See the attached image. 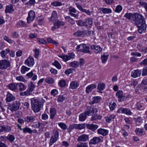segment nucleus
Listing matches in <instances>:
<instances>
[{
    "label": "nucleus",
    "mask_w": 147,
    "mask_h": 147,
    "mask_svg": "<svg viewBox=\"0 0 147 147\" xmlns=\"http://www.w3.org/2000/svg\"><path fill=\"white\" fill-rule=\"evenodd\" d=\"M31 102L32 109L35 113L39 112L43 106V103L38 99L32 98Z\"/></svg>",
    "instance_id": "nucleus-1"
},
{
    "label": "nucleus",
    "mask_w": 147,
    "mask_h": 147,
    "mask_svg": "<svg viewBox=\"0 0 147 147\" xmlns=\"http://www.w3.org/2000/svg\"><path fill=\"white\" fill-rule=\"evenodd\" d=\"M131 22L136 26L140 25L142 23L146 22L145 18L141 14L134 13Z\"/></svg>",
    "instance_id": "nucleus-2"
},
{
    "label": "nucleus",
    "mask_w": 147,
    "mask_h": 147,
    "mask_svg": "<svg viewBox=\"0 0 147 147\" xmlns=\"http://www.w3.org/2000/svg\"><path fill=\"white\" fill-rule=\"evenodd\" d=\"M20 103L19 100H16L11 103L7 107V109L12 112L16 111L19 109Z\"/></svg>",
    "instance_id": "nucleus-3"
},
{
    "label": "nucleus",
    "mask_w": 147,
    "mask_h": 147,
    "mask_svg": "<svg viewBox=\"0 0 147 147\" xmlns=\"http://www.w3.org/2000/svg\"><path fill=\"white\" fill-rule=\"evenodd\" d=\"M35 87V85L33 84L32 82H31L28 85V88L27 90L24 92L20 93V95L24 96L30 94L34 90Z\"/></svg>",
    "instance_id": "nucleus-4"
},
{
    "label": "nucleus",
    "mask_w": 147,
    "mask_h": 147,
    "mask_svg": "<svg viewBox=\"0 0 147 147\" xmlns=\"http://www.w3.org/2000/svg\"><path fill=\"white\" fill-rule=\"evenodd\" d=\"M59 132L56 130H54L53 131V136H52L50 140L49 145L51 146L55 142L58 140L59 137Z\"/></svg>",
    "instance_id": "nucleus-5"
},
{
    "label": "nucleus",
    "mask_w": 147,
    "mask_h": 147,
    "mask_svg": "<svg viewBox=\"0 0 147 147\" xmlns=\"http://www.w3.org/2000/svg\"><path fill=\"white\" fill-rule=\"evenodd\" d=\"M10 66V63L9 60L5 59L0 61V69H6Z\"/></svg>",
    "instance_id": "nucleus-6"
},
{
    "label": "nucleus",
    "mask_w": 147,
    "mask_h": 147,
    "mask_svg": "<svg viewBox=\"0 0 147 147\" xmlns=\"http://www.w3.org/2000/svg\"><path fill=\"white\" fill-rule=\"evenodd\" d=\"M138 32L140 34L145 33L146 32L147 25L145 22L142 23L140 25L137 26Z\"/></svg>",
    "instance_id": "nucleus-7"
},
{
    "label": "nucleus",
    "mask_w": 147,
    "mask_h": 147,
    "mask_svg": "<svg viewBox=\"0 0 147 147\" xmlns=\"http://www.w3.org/2000/svg\"><path fill=\"white\" fill-rule=\"evenodd\" d=\"M96 109L90 106H88L85 109L84 112L87 115L92 116L94 114Z\"/></svg>",
    "instance_id": "nucleus-8"
},
{
    "label": "nucleus",
    "mask_w": 147,
    "mask_h": 147,
    "mask_svg": "<svg viewBox=\"0 0 147 147\" xmlns=\"http://www.w3.org/2000/svg\"><path fill=\"white\" fill-rule=\"evenodd\" d=\"M101 141V139L99 137L95 136L90 140L89 144V145H96L100 143Z\"/></svg>",
    "instance_id": "nucleus-9"
},
{
    "label": "nucleus",
    "mask_w": 147,
    "mask_h": 147,
    "mask_svg": "<svg viewBox=\"0 0 147 147\" xmlns=\"http://www.w3.org/2000/svg\"><path fill=\"white\" fill-rule=\"evenodd\" d=\"M35 13L33 10L30 11L28 13V16L27 18V23H29L34 20L35 18Z\"/></svg>",
    "instance_id": "nucleus-10"
},
{
    "label": "nucleus",
    "mask_w": 147,
    "mask_h": 147,
    "mask_svg": "<svg viewBox=\"0 0 147 147\" xmlns=\"http://www.w3.org/2000/svg\"><path fill=\"white\" fill-rule=\"evenodd\" d=\"M69 13L68 14L71 16H73L76 19H78L79 17L78 14H76L74 13H76L77 11L75 9L71 6L69 8Z\"/></svg>",
    "instance_id": "nucleus-11"
},
{
    "label": "nucleus",
    "mask_w": 147,
    "mask_h": 147,
    "mask_svg": "<svg viewBox=\"0 0 147 147\" xmlns=\"http://www.w3.org/2000/svg\"><path fill=\"white\" fill-rule=\"evenodd\" d=\"M84 26L86 27L87 28H90L93 24V19L89 18H87L86 21L84 22Z\"/></svg>",
    "instance_id": "nucleus-12"
},
{
    "label": "nucleus",
    "mask_w": 147,
    "mask_h": 147,
    "mask_svg": "<svg viewBox=\"0 0 147 147\" xmlns=\"http://www.w3.org/2000/svg\"><path fill=\"white\" fill-rule=\"evenodd\" d=\"M98 12L104 14L110 13L112 12L110 8L100 7L98 8Z\"/></svg>",
    "instance_id": "nucleus-13"
},
{
    "label": "nucleus",
    "mask_w": 147,
    "mask_h": 147,
    "mask_svg": "<svg viewBox=\"0 0 147 147\" xmlns=\"http://www.w3.org/2000/svg\"><path fill=\"white\" fill-rule=\"evenodd\" d=\"M24 63L28 66L32 67L34 63V58L32 57H30L26 60Z\"/></svg>",
    "instance_id": "nucleus-14"
},
{
    "label": "nucleus",
    "mask_w": 147,
    "mask_h": 147,
    "mask_svg": "<svg viewBox=\"0 0 147 147\" xmlns=\"http://www.w3.org/2000/svg\"><path fill=\"white\" fill-rule=\"evenodd\" d=\"M116 95L119 98L118 100L119 102H122L125 99V96L123 94V92L121 90H119L116 93Z\"/></svg>",
    "instance_id": "nucleus-15"
},
{
    "label": "nucleus",
    "mask_w": 147,
    "mask_h": 147,
    "mask_svg": "<svg viewBox=\"0 0 147 147\" xmlns=\"http://www.w3.org/2000/svg\"><path fill=\"white\" fill-rule=\"evenodd\" d=\"M6 96V101L7 102H10L14 101L16 99L15 96H13L8 92H7Z\"/></svg>",
    "instance_id": "nucleus-16"
},
{
    "label": "nucleus",
    "mask_w": 147,
    "mask_h": 147,
    "mask_svg": "<svg viewBox=\"0 0 147 147\" xmlns=\"http://www.w3.org/2000/svg\"><path fill=\"white\" fill-rule=\"evenodd\" d=\"M89 139V135L86 134H82L77 139L79 142H85L87 141Z\"/></svg>",
    "instance_id": "nucleus-17"
},
{
    "label": "nucleus",
    "mask_w": 147,
    "mask_h": 147,
    "mask_svg": "<svg viewBox=\"0 0 147 147\" xmlns=\"http://www.w3.org/2000/svg\"><path fill=\"white\" fill-rule=\"evenodd\" d=\"M91 48L96 53L100 52L102 50V49L98 45H92L91 46Z\"/></svg>",
    "instance_id": "nucleus-18"
},
{
    "label": "nucleus",
    "mask_w": 147,
    "mask_h": 147,
    "mask_svg": "<svg viewBox=\"0 0 147 147\" xmlns=\"http://www.w3.org/2000/svg\"><path fill=\"white\" fill-rule=\"evenodd\" d=\"M11 130V128L10 126L4 125L0 126V133L3 131L9 132Z\"/></svg>",
    "instance_id": "nucleus-19"
},
{
    "label": "nucleus",
    "mask_w": 147,
    "mask_h": 147,
    "mask_svg": "<svg viewBox=\"0 0 147 147\" xmlns=\"http://www.w3.org/2000/svg\"><path fill=\"white\" fill-rule=\"evenodd\" d=\"M97 131L98 134L103 136H106L109 133L108 130L101 128L98 129Z\"/></svg>",
    "instance_id": "nucleus-20"
},
{
    "label": "nucleus",
    "mask_w": 147,
    "mask_h": 147,
    "mask_svg": "<svg viewBox=\"0 0 147 147\" xmlns=\"http://www.w3.org/2000/svg\"><path fill=\"white\" fill-rule=\"evenodd\" d=\"M96 87V85L95 84H92L88 85L86 88V93L88 94Z\"/></svg>",
    "instance_id": "nucleus-21"
},
{
    "label": "nucleus",
    "mask_w": 147,
    "mask_h": 147,
    "mask_svg": "<svg viewBox=\"0 0 147 147\" xmlns=\"http://www.w3.org/2000/svg\"><path fill=\"white\" fill-rule=\"evenodd\" d=\"M5 8V11L6 13H11L14 11L13 5L12 4H10L7 5L6 6Z\"/></svg>",
    "instance_id": "nucleus-22"
},
{
    "label": "nucleus",
    "mask_w": 147,
    "mask_h": 147,
    "mask_svg": "<svg viewBox=\"0 0 147 147\" xmlns=\"http://www.w3.org/2000/svg\"><path fill=\"white\" fill-rule=\"evenodd\" d=\"M72 56H69L67 55H60L59 57L62 58L63 61L65 62H66L68 60L70 59L71 58L74 57V54L73 53H72Z\"/></svg>",
    "instance_id": "nucleus-23"
},
{
    "label": "nucleus",
    "mask_w": 147,
    "mask_h": 147,
    "mask_svg": "<svg viewBox=\"0 0 147 147\" xmlns=\"http://www.w3.org/2000/svg\"><path fill=\"white\" fill-rule=\"evenodd\" d=\"M141 73V70L138 69L136 70L131 72V76L134 78H137L140 76Z\"/></svg>",
    "instance_id": "nucleus-24"
},
{
    "label": "nucleus",
    "mask_w": 147,
    "mask_h": 147,
    "mask_svg": "<svg viewBox=\"0 0 147 147\" xmlns=\"http://www.w3.org/2000/svg\"><path fill=\"white\" fill-rule=\"evenodd\" d=\"M16 88L20 91H23L25 90L26 88L25 85L22 83H20L16 84Z\"/></svg>",
    "instance_id": "nucleus-25"
},
{
    "label": "nucleus",
    "mask_w": 147,
    "mask_h": 147,
    "mask_svg": "<svg viewBox=\"0 0 147 147\" xmlns=\"http://www.w3.org/2000/svg\"><path fill=\"white\" fill-rule=\"evenodd\" d=\"M86 127L88 129L93 131L95 130L98 127L97 125L89 124H86Z\"/></svg>",
    "instance_id": "nucleus-26"
},
{
    "label": "nucleus",
    "mask_w": 147,
    "mask_h": 147,
    "mask_svg": "<svg viewBox=\"0 0 147 147\" xmlns=\"http://www.w3.org/2000/svg\"><path fill=\"white\" fill-rule=\"evenodd\" d=\"M79 86L78 82L76 81L71 82L70 84V88L72 89H76Z\"/></svg>",
    "instance_id": "nucleus-27"
},
{
    "label": "nucleus",
    "mask_w": 147,
    "mask_h": 147,
    "mask_svg": "<svg viewBox=\"0 0 147 147\" xmlns=\"http://www.w3.org/2000/svg\"><path fill=\"white\" fill-rule=\"evenodd\" d=\"M35 120V117L34 116H28L25 119L24 121L28 123H32Z\"/></svg>",
    "instance_id": "nucleus-28"
},
{
    "label": "nucleus",
    "mask_w": 147,
    "mask_h": 147,
    "mask_svg": "<svg viewBox=\"0 0 147 147\" xmlns=\"http://www.w3.org/2000/svg\"><path fill=\"white\" fill-rule=\"evenodd\" d=\"M10 52V50L9 49H7L5 50H2L0 52L1 56L2 58L5 59L6 57V55Z\"/></svg>",
    "instance_id": "nucleus-29"
},
{
    "label": "nucleus",
    "mask_w": 147,
    "mask_h": 147,
    "mask_svg": "<svg viewBox=\"0 0 147 147\" xmlns=\"http://www.w3.org/2000/svg\"><path fill=\"white\" fill-rule=\"evenodd\" d=\"M136 134L138 135H144L145 133L144 132V129L142 128H137L135 131Z\"/></svg>",
    "instance_id": "nucleus-30"
},
{
    "label": "nucleus",
    "mask_w": 147,
    "mask_h": 147,
    "mask_svg": "<svg viewBox=\"0 0 147 147\" xmlns=\"http://www.w3.org/2000/svg\"><path fill=\"white\" fill-rule=\"evenodd\" d=\"M134 13H126L124 15V17L129 20H131V22L132 20Z\"/></svg>",
    "instance_id": "nucleus-31"
},
{
    "label": "nucleus",
    "mask_w": 147,
    "mask_h": 147,
    "mask_svg": "<svg viewBox=\"0 0 147 147\" xmlns=\"http://www.w3.org/2000/svg\"><path fill=\"white\" fill-rule=\"evenodd\" d=\"M90 47L88 46H87L85 44L82 53H88L91 55L92 54V52L90 51Z\"/></svg>",
    "instance_id": "nucleus-32"
},
{
    "label": "nucleus",
    "mask_w": 147,
    "mask_h": 147,
    "mask_svg": "<svg viewBox=\"0 0 147 147\" xmlns=\"http://www.w3.org/2000/svg\"><path fill=\"white\" fill-rule=\"evenodd\" d=\"M105 84L103 83L98 84L97 86V89L99 91H98V92L102 93V92L100 91L103 90L105 88Z\"/></svg>",
    "instance_id": "nucleus-33"
},
{
    "label": "nucleus",
    "mask_w": 147,
    "mask_h": 147,
    "mask_svg": "<svg viewBox=\"0 0 147 147\" xmlns=\"http://www.w3.org/2000/svg\"><path fill=\"white\" fill-rule=\"evenodd\" d=\"M65 20L67 22H69L71 25H73L75 24V20L69 16H66L65 18Z\"/></svg>",
    "instance_id": "nucleus-34"
},
{
    "label": "nucleus",
    "mask_w": 147,
    "mask_h": 147,
    "mask_svg": "<svg viewBox=\"0 0 147 147\" xmlns=\"http://www.w3.org/2000/svg\"><path fill=\"white\" fill-rule=\"evenodd\" d=\"M67 99V98L63 95H60L58 96L57 102L59 103H62Z\"/></svg>",
    "instance_id": "nucleus-35"
},
{
    "label": "nucleus",
    "mask_w": 147,
    "mask_h": 147,
    "mask_svg": "<svg viewBox=\"0 0 147 147\" xmlns=\"http://www.w3.org/2000/svg\"><path fill=\"white\" fill-rule=\"evenodd\" d=\"M87 115L84 112L80 114L79 115V120L80 121H85Z\"/></svg>",
    "instance_id": "nucleus-36"
},
{
    "label": "nucleus",
    "mask_w": 147,
    "mask_h": 147,
    "mask_svg": "<svg viewBox=\"0 0 147 147\" xmlns=\"http://www.w3.org/2000/svg\"><path fill=\"white\" fill-rule=\"evenodd\" d=\"M50 118L53 119L55 116L56 113L55 109L54 108L51 109L50 110Z\"/></svg>",
    "instance_id": "nucleus-37"
},
{
    "label": "nucleus",
    "mask_w": 147,
    "mask_h": 147,
    "mask_svg": "<svg viewBox=\"0 0 147 147\" xmlns=\"http://www.w3.org/2000/svg\"><path fill=\"white\" fill-rule=\"evenodd\" d=\"M85 45V44H82L78 45L76 47L77 50L78 51L82 52Z\"/></svg>",
    "instance_id": "nucleus-38"
},
{
    "label": "nucleus",
    "mask_w": 147,
    "mask_h": 147,
    "mask_svg": "<svg viewBox=\"0 0 147 147\" xmlns=\"http://www.w3.org/2000/svg\"><path fill=\"white\" fill-rule=\"evenodd\" d=\"M102 98L100 96H94L93 97V101L92 102V103L94 104V103H97L100 102Z\"/></svg>",
    "instance_id": "nucleus-39"
},
{
    "label": "nucleus",
    "mask_w": 147,
    "mask_h": 147,
    "mask_svg": "<svg viewBox=\"0 0 147 147\" xmlns=\"http://www.w3.org/2000/svg\"><path fill=\"white\" fill-rule=\"evenodd\" d=\"M38 128L39 129L38 131L40 132H42L44 128V125L39 121L38 122Z\"/></svg>",
    "instance_id": "nucleus-40"
},
{
    "label": "nucleus",
    "mask_w": 147,
    "mask_h": 147,
    "mask_svg": "<svg viewBox=\"0 0 147 147\" xmlns=\"http://www.w3.org/2000/svg\"><path fill=\"white\" fill-rule=\"evenodd\" d=\"M57 16V12L54 11H53L51 16L50 18V20L51 21H54L55 20V18Z\"/></svg>",
    "instance_id": "nucleus-41"
},
{
    "label": "nucleus",
    "mask_w": 147,
    "mask_h": 147,
    "mask_svg": "<svg viewBox=\"0 0 147 147\" xmlns=\"http://www.w3.org/2000/svg\"><path fill=\"white\" fill-rule=\"evenodd\" d=\"M115 115H110V116L108 117L106 119V121L108 123H110L115 118Z\"/></svg>",
    "instance_id": "nucleus-42"
},
{
    "label": "nucleus",
    "mask_w": 147,
    "mask_h": 147,
    "mask_svg": "<svg viewBox=\"0 0 147 147\" xmlns=\"http://www.w3.org/2000/svg\"><path fill=\"white\" fill-rule=\"evenodd\" d=\"M52 64L55 66L57 68L60 69L61 68V64L59 63V62L56 60L52 63Z\"/></svg>",
    "instance_id": "nucleus-43"
},
{
    "label": "nucleus",
    "mask_w": 147,
    "mask_h": 147,
    "mask_svg": "<svg viewBox=\"0 0 147 147\" xmlns=\"http://www.w3.org/2000/svg\"><path fill=\"white\" fill-rule=\"evenodd\" d=\"M58 125L63 130L66 129L67 128V126L66 125L63 123H58Z\"/></svg>",
    "instance_id": "nucleus-44"
},
{
    "label": "nucleus",
    "mask_w": 147,
    "mask_h": 147,
    "mask_svg": "<svg viewBox=\"0 0 147 147\" xmlns=\"http://www.w3.org/2000/svg\"><path fill=\"white\" fill-rule=\"evenodd\" d=\"M77 147H88V143L87 142H81L77 144Z\"/></svg>",
    "instance_id": "nucleus-45"
},
{
    "label": "nucleus",
    "mask_w": 147,
    "mask_h": 147,
    "mask_svg": "<svg viewBox=\"0 0 147 147\" xmlns=\"http://www.w3.org/2000/svg\"><path fill=\"white\" fill-rule=\"evenodd\" d=\"M84 33L83 31L78 30L77 32L74 33L75 36L78 37H80L83 35Z\"/></svg>",
    "instance_id": "nucleus-46"
},
{
    "label": "nucleus",
    "mask_w": 147,
    "mask_h": 147,
    "mask_svg": "<svg viewBox=\"0 0 147 147\" xmlns=\"http://www.w3.org/2000/svg\"><path fill=\"white\" fill-rule=\"evenodd\" d=\"M45 80L46 82L49 84H53L54 82L53 79L50 77L47 78Z\"/></svg>",
    "instance_id": "nucleus-47"
},
{
    "label": "nucleus",
    "mask_w": 147,
    "mask_h": 147,
    "mask_svg": "<svg viewBox=\"0 0 147 147\" xmlns=\"http://www.w3.org/2000/svg\"><path fill=\"white\" fill-rule=\"evenodd\" d=\"M116 106V105L115 102H111L109 103V106L111 110H113Z\"/></svg>",
    "instance_id": "nucleus-48"
},
{
    "label": "nucleus",
    "mask_w": 147,
    "mask_h": 147,
    "mask_svg": "<svg viewBox=\"0 0 147 147\" xmlns=\"http://www.w3.org/2000/svg\"><path fill=\"white\" fill-rule=\"evenodd\" d=\"M30 69L29 68L27 67L24 66H22V67L21 71V73L24 74L26 71H28Z\"/></svg>",
    "instance_id": "nucleus-49"
},
{
    "label": "nucleus",
    "mask_w": 147,
    "mask_h": 147,
    "mask_svg": "<svg viewBox=\"0 0 147 147\" xmlns=\"http://www.w3.org/2000/svg\"><path fill=\"white\" fill-rule=\"evenodd\" d=\"M109 57V55H102L101 57L102 62V63H105Z\"/></svg>",
    "instance_id": "nucleus-50"
},
{
    "label": "nucleus",
    "mask_w": 147,
    "mask_h": 147,
    "mask_svg": "<svg viewBox=\"0 0 147 147\" xmlns=\"http://www.w3.org/2000/svg\"><path fill=\"white\" fill-rule=\"evenodd\" d=\"M62 5L61 3L60 2L54 1L51 3V5L54 6H59Z\"/></svg>",
    "instance_id": "nucleus-51"
},
{
    "label": "nucleus",
    "mask_w": 147,
    "mask_h": 147,
    "mask_svg": "<svg viewBox=\"0 0 147 147\" xmlns=\"http://www.w3.org/2000/svg\"><path fill=\"white\" fill-rule=\"evenodd\" d=\"M76 129H84L85 127V124H76Z\"/></svg>",
    "instance_id": "nucleus-52"
},
{
    "label": "nucleus",
    "mask_w": 147,
    "mask_h": 147,
    "mask_svg": "<svg viewBox=\"0 0 147 147\" xmlns=\"http://www.w3.org/2000/svg\"><path fill=\"white\" fill-rule=\"evenodd\" d=\"M65 25V23L62 21H57L55 23V25L57 28L61 26H64Z\"/></svg>",
    "instance_id": "nucleus-53"
},
{
    "label": "nucleus",
    "mask_w": 147,
    "mask_h": 147,
    "mask_svg": "<svg viewBox=\"0 0 147 147\" xmlns=\"http://www.w3.org/2000/svg\"><path fill=\"white\" fill-rule=\"evenodd\" d=\"M129 85L130 86H135L138 84V82L134 80H131V81H129Z\"/></svg>",
    "instance_id": "nucleus-54"
},
{
    "label": "nucleus",
    "mask_w": 147,
    "mask_h": 147,
    "mask_svg": "<svg viewBox=\"0 0 147 147\" xmlns=\"http://www.w3.org/2000/svg\"><path fill=\"white\" fill-rule=\"evenodd\" d=\"M23 131L24 133L28 132L30 134H31V129L30 128L26 126L24 128H23Z\"/></svg>",
    "instance_id": "nucleus-55"
},
{
    "label": "nucleus",
    "mask_w": 147,
    "mask_h": 147,
    "mask_svg": "<svg viewBox=\"0 0 147 147\" xmlns=\"http://www.w3.org/2000/svg\"><path fill=\"white\" fill-rule=\"evenodd\" d=\"M4 40L6 41L7 42L9 43H13L14 42V41L10 39L8 37L6 36H5L4 37Z\"/></svg>",
    "instance_id": "nucleus-56"
},
{
    "label": "nucleus",
    "mask_w": 147,
    "mask_h": 147,
    "mask_svg": "<svg viewBox=\"0 0 147 147\" xmlns=\"http://www.w3.org/2000/svg\"><path fill=\"white\" fill-rule=\"evenodd\" d=\"M8 87L10 90L13 91L16 88V86L14 84L11 83L8 85Z\"/></svg>",
    "instance_id": "nucleus-57"
},
{
    "label": "nucleus",
    "mask_w": 147,
    "mask_h": 147,
    "mask_svg": "<svg viewBox=\"0 0 147 147\" xmlns=\"http://www.w3.org/2000/svg\"><path fill=\"white\" fill-rule=\"evenodd\" d=\"M11 37L13 38H16L19 36L18 33L16 31H13L11 33Z\"/></svg>",
    "instance_id": "nucleus-58"
},
{
    "label": "nucleus",
    "mask_w": 147,
    "mask_h": 147,
    "mask_svg": "<svg viewBox=\"0 0 147 147\" xmlns=\"http://www.w3.org/2000/svg\"><path fill=\"white\" fill-rule=\"evenodd\" d=\"M70 66L72 67H76L78 66V62L76 61H74L70 63Z\"/></svg>",
    "instance_id": "nucleus-59"
},
{
    "label": "nucleus",
    "mask_w": 147,
    "mask_h": 147,
    "mask_svg": "<svg viewBox=\"0 0 147 147\" xmlns=\"http://www.w3.org/2000/svg\"><path fill=\"white\" fill-rule=\"evenodd\" d=\"M7 137V140H8L10 142H13L15 139L14 136L12 135H9Z\"/></svg>",
    "instance_id": "nucleus-60"
},
{
    "label": "nucleus",
    "mask_w": 147,
    "mask_h": 147,
    "mask_svg": "<svg viewBox=\"0 0 147 147\" xmlns=\"http://www.w3.org/2000/svg\"><path fill=\"white\" fill-rule=\"evenodd\" d=\"M59 85L61 87H64L66 84V82L64 80H60L59 82Z\"/></svg>",
    "instance_id": "nucleus-61"
},
{
    "label": "nucleus",
    "mask_w": 147,
    "mask_h": 147,
    "mask_svg": "<svg viewBox=\"0 0 147 147\" xmlns=\"http://www.w3.org/2000/svg\"><path fill=\"white\" fill-rule=\"evenodd\" d=\"M131 55L132 56H136L138 57H140L142 56V54L140 53L136 52H132L131 53Z\"/></svg>",
    "instance_id": "nucleus-62"
},
{
    "label": "nucleus",
    "mask_w": 147,
    "mask_h": 147,
    "mask_svg": "<svg viewBox=\"0 0 147 147\" xmlns=\"http://www.w3.org/2000/svg\"><path fill=\"white\" fill-rule=\"evenodd\" d=\"M132 113L130 109L128 108L125 109L124 114L127 115H131Z\"/></svg>",
    "instance_id": "nucleus-63"
},
{
    "label": "nucleus",
    "mask_w": 147,
    "mask_h": 147,
    "mask_svg": "<svg viewBox=\"0 0 147 147\" xmlns=\"http://www.w3.org/2000/svg\"><path fill=\"white\" fill-rule=\"evenodd\" d=\"M122 7L120 5H117L115 10V12L117 13H119L122 10Z\"/></svg>",
    "instance_id": "nucleus-64"
}]
</instances>
